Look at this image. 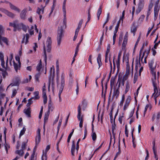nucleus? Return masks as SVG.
<instances>
[{"label": "nucleus", "instance_id": "ea45409f", "mask_svg": "<svg viewBox=\"0 0 160 160\" xmlns=\"http://www.w3.org/2000/svg\"><path fill=\"white\" fill-rule=\"evenodd\" d=\"M91 136L92 140L93 141H95L96 140L97 138V135L96 133L94 132V131L93 132H92V134L91 135Z\"/></svg>", "mask_w": 160, "mask_h": 160}, {"label": "nucleus", "instance_id": "0e129e2a", "mask_svg": "<svg viewBox=\"0 0 160 160\" xmlns=\"http://www.w3.org/2000/svg\"><path fill=\"white\" fill-rule=\"evenodd\" d=\"M155 11H156V12H158V11H159V9L158 8V5L157 4H156L154 7V12H155Z\"/></svg>", "mask_w": 160, "mask_h": 160}, {"label": "nucleus", "instance_id": "c03bdc74", "mask_svg": "<svg viewBox=\"0 0 160 160\" xmlns=\"http://www.w3.org/2000/svg\"><path fill=\"white\" fill-rule=\"evenodd\" d=\"M74 131V129H73L72 130V131L70 133V134H69V135L68 136V140H67V142L68 143H69L70 142V139L71 138V137L72 135L73 134Z\"/></svg>", "mask_w": 160, "mask_h": 160}, {"label": "nucleus", "instance_id": "052dcab7", "mask_svg": "<svg viewBox=\"0 0 160 160\" xmlns=\"http://www.w3.org/2000/svg\"><path fill=\"white\" fill-rule=\"evenodd\" d=\"M152 79H157V78L156 74V72L153 71L152 72Z\"/></svg>", "mask_w": 160, "mask_h": 160}, {"label": "nucleus", "instance_id": "f8f14e48", "mask_svg": "<svg viewBox=\"0 0 160 160\" xmlns=\"http://www.w3.org/2000/svg\"><path fill=\"white\" fill-rule=\"evenodd\" d=\"M97 61L99 65V68L102 65V62H101V54L99 53L98 54V57L97 58Z\"/></svg>", "mask_w": 160, "mask_h": 160}, {"label": "nucleus", "instance_id": "2f4dec72", "mask_svg": "<svg viewBox=\"0 0 160 160\" xmlns=\"http://www.w3.org/2000/svg\"><path fill=\"white\" fill-rule=\"evenodd\" d=\"M23 150L22 149L19 150H17L16 153L20 156H22L24 154Z\"/></svg>", "mask_w": 160, "mask_h": 160}, {"label": "nucleus", "instance_id": "4be33fe9", "mask_svg": "<svg viewBox=\"0 0 160 160\" xmlns=\"http://www.w3.org/2000/svg\"><path fill=\"white\" fill-rule=\"evenodd\" d=\"M49 114H50V113H49L48 112H46L45 113V114L44 115V126H43L44 128V127H45V122L46 121H47L48 120Z\"/></svg>", "mask_w": 160, "mask_h": 160}, {"label": "nucleus", "instance_id": "f3484780", "mask_svg": "<svg viewBox=\"0 0 160 160\" xmlns=\"http://www.w3.org/2000/svg\"><path fill=\"white\" fill-rule=\"evenodd\" d=\"M152 81L153 87L155 86L156 87V86H158V84H159L158 78L157 79H152Z\"/></svg>", "mask_w": 160, "mask_h": 160}, {"label": "nucleus", "instance_id": "79ce46f5", "mask_svg": "<svg viewBox=\"0 0 160 160\" xmlns=\"http://www.w3.org/2000/svg\"><path fill=\"white\" fill-rule=\"evenodd\" d=\"M109 61L110 64V65L111 70L110 71V73L109 74V78H108V80H109V78H110V77L111 76V72L112 71V64L110 60V57L109 58Z\"/></svg>", "mask_w": 160, "mask_h": 160}, {"label": "nucleus", "instance_id": "69168bd1", "mask_svg": "<svg viewBox=\"0 0 160 160\" xmlns=\"http://www.w3.org/2000/svg\"><path fill=\"white\" fill-rule=\"evenodd\" d=\"M17 93V91H16V90L15 89L13 90V92H12V95L11 96V98H12L14 96H15V95Z\"/></svg>", "mask_w": 160, "mask_h": 160}, {"label": "nucleus", "instance_id": "e433bc0d", "mask_svg": "<svg viewBox=\"0 0 160 160\" xmlns=\"http://www.w3.org/2000/svg\"><path fill=\"white\" fill-rule=\"evenodd\" d=\"M33 99H34V97H32L28 100V102L27 104V107H29L33 103V101H32Z\"/></svg>", "mask_w": 160, "mask_h": 160}, {"label": "nucleus", "instance_id": "4468645a", "mask_svg": "<svg viewBox=\"0 0 160 160\" xmlns=\"http://www.w3.org/2000/svg\"><path fill=\"white\" fill-rule=\"evenodd\" d=\"M119 88H118L116 89V90L114 89V91L113 93V94L112 95V98H114V97H116V98H117L119 94Z\"/></svg>", "mask_w": 160, "mask_h": 160}, {"label": "nucleus", "instance_id": "680f3d73", "mask_svg": "<svg viewBox=\"0 0 160 160\" xmlns=\"http://www.w3.org/2000/svg\"><path fill=\"white\" fill-rule=\"evenodd\" d=\"M109 13H108L107 14V18L106 20L103 24V27H102L103 28H104V27L105 25V24L108 22V20H109Z\"/></svg>", "mask_w": 160, "mask_h": 160}, {"label": "nucleus", "instance_id": "a878e982", "mask_svg": "<svg viewBox=\"0 0 160 160\" xmlns=\"http://www.w3.org/2000/svg\"><path fill=\"white\" fill-rule=\"evenodd\" d=\"M6 14L8 16L12 18H13L15 17V14L11 12H9L7 10V12H6Z\"/></svg>", "mask_w": 160, "mask_h": 160}, {"label": "nucleus", "instance_id": "423d86ee", "mask_svg": "<svg viewBox=\"0 0 160 160\" xmlns=\"http://www.w3.org/2000/svg\"><path fill=\"white\" fill-rule=\"evenodd\" d=\"M29 37V34L28 33H27L25 35H24L22 41V43H23L25 42V44H26L28 42Z\"/></svg>", "mask_w": 160, "mask_h": 160}, {"label": "nucleus", "instance_id": "6e6552de", "mask_svg": "<svg viewBox=\"0 0 160 160\" xmlns=\"http://www.w3.org/2000/svg\"><path fill=\"white\" fill-rule=\"evenodd\" d=\"M27 12L26 9H24L20 13V17L21 19L23 20L26 19Z\"/></svg>", "mask_w": 160, "mask_h": 160}, {"label": "nucleus", "instance_id": "37998d69", "mask_svg": "<svg viewBox=\"0 0 160 160\" xmlns=\"http://www.w3.org/2000/svg\"><path fill=\"white\" fill-rule=\"evenodd\" d=\"M39 92H34L35 97H34V99H38L39 98V97L38 96Z\"/></svg>", "mask_w": 160, "mask_h": 160}, {"label": "nucleus", "instance_id": "09e8293b", "mask_svg": "<svg viewBox=\"0 0 160 160\" xmlns=\"http://www.w3.org/2000/svg\"><path fill=\"white\" fill-rule=\"evenodd\" d=\"M35 152L33 151L32 154L31 156V158L30 160H36V158L35 157Z\"/></svg>", "mask_w": 160, "mask_h": 160}, {"label": "nucleus", "instance_id": "7c9ffc66", "mask_svg": "<svg viewBox=\"0 0 160 160\" xmlns=\"http://www.w3.org/2000/svg\"><path fill=\"white\" fill-rule=\"evenodd\" d=\"M56 2V0H53V5L51 8V12L49 13V16H50L52 14L53 11V10L55 7Z\"/></svg>", "mask_w": 160, "mask_h": 160}, {"label": "nucleus", "instance_id": "bf43d9fd", "mask_svg": "<svg viewBox=\"0 0 160 160\" xmlns=\"http://www.w3.org/2000/svg\"><path fill=\"white\" fill-rule=\"evenodd\" d=\"M102 13V6L101 5L99 7V8L98 10L97 15H100Z\"/></svg>", "mask_w": 160, "mask_h": 160}, {"label": "nucleus", "instance_id": "13d9d810", "mask_svg": "<svg viewBox=\"0 0 160 160\" xmlns=\"http://www.w3.org/2000/svg\"><path fill=\"white\" fill-rule=\"evenodd\" d=\"M110 44H108L107 47V51L105 55H108L109 52H110Z\"/></svg>", "mask_w": 160, "mask_h": 160}, {"label": "nucleus", "instance_id": "20e7f679", "mask_svg": "<svg viewBox=\"0 0 160 160\" xmlns=\"http://www.w3.org/2000/svg\"><path fill=\"white\" fill-rule=\"evenodd\" d=\"M52 40L51 37H48L47 39L46 42V46L47 48V51L48 52H50L51 48Z\"/></svg>", "mask_w": 160, "mask_h": 160}, {"label": "nucleus", "instance_id": "9d476101", "mask_svg": "<svg viewBox=\"0 0 160 160\" xmlns=\"http://www.w3.org/2000/svg\"><path fill=\"white\" fill-rule=\"evenodd\" d=\"M24 112L27 115L28 117H31V111L30 108H28L27 109H25L24 110Z\"/></svg>", "mask_w": 160, "mask_h": 160}, {"label": "nucleus", "instance_id": "58836bf2", "mask_svg": "<svg viewBox=\"0 0 160 160\" xmlns=\"http://www.w3.org/2000/svg\"><path fill=\"white\" fill-rule=\"evenodd\" d=\"M79 121H80L79 122V127L82 128V124L83 122V119L82 117H80L79 119H78Z\"/></svg>", "mask_w": 160, "mask_h": 160}, {"label": "nucleus", "instance_id": "cd10ccee", "mask_svg": "<svg viewBox=\"0 0 160 160\" xmlns=\"http://www.w3.org/2000/svg\"><path fill=\"white\" fill-rule=\"evenodd\" d=\"M82 104L83 110H84L87 107V103L85 100H83L82 102Z\"/></svg>", "mask_w": 160, "mask_h": 160}, {"label": "nucleus", "instance_id": "3c124183", "mask_svg": "<svg viewBox=\"0 0 160 160\" xmlns=\"http://www.w3.org/2000/svg\"><path fill=\"white\" fill-rule=\"evenodd\" d=\"M106 75L103 76V78L101 80V86L102 87V94L103 92V80L105 79V78Z\"/></svg>", "mask_w": 160, "mask_h": 160}, {"label": "nucleus", "instance_id": "c85d7f7f", "mask_svg": "<svg viewBox=\"0 0 160 160\" xmlns=\"http://www.w3.org/2000/svg\"><path fill=\"white\" fill-rule=\"evenodd\" d=\"M23 25V23H15V27L17 28L18 30L20 31L21 30L22 26Z\"/></svg>", "mask_w": 160, "mask_h": 160}, {"label": "nucleus", "instance_id": "5701e85b", "mask_svg": "<svg viewBox=\"0 0 160 160\" xmlns=\"http://www.w3.org/2000/svg\"><path fill=\"white\" fill-rule=\"evenodd\" d=\"M130 88V85L128 81H127L126 83V86L125 90V93H126L129 90Z\"/></svg>", "mask_w": 160, "mask_h": 160}, {"label": "nucleus", "instance_id": "f704fd0d", "mask_svg": "<svg viewBox=\"0 0 160 160\" xmlns=\"http://www.w3.org/2000/svg\"><path fill=\"white\" fill-rule=\"evenodd\" d=\"M141 66V64L140 62V60L138 62V59H136V66H135V70L137 71L138 69V68L139 66L140 67Z\"/></svg>", "mask_w": 160, "mask_h": 160}, {"label": "nucleus", "instance_id": "8fccbe9b", "mask_svg": "<svg viewBox=\"0 0 160 160\" xmlns=\"http://www.w3.org/2000/svg\"><path fill=\"white\" fill-rule=\"evenodd\" d=\"M80 139L79 138L78 139V141L77 143V144H76V150H77V151H76V153H77V154L78 153V151L79 149V142L80 141Z\"/></svg>", "mask_w": 160, "mask_h": 160}, {"label": "nucleus", "instance_id": "49530a36", "mask_svg": "<svg viewBox=\"0 0 160 160\" xmlns=\"http://www.w3.org/2000/svg\"><path fill=\"white\" fill-rule=\"evenodd\" d=\"M125 81H123L122 80L121 78L120 79L119 78L118 79V82H119L118 87H120V84L121 83L122 84V86H124V83H125Z\"/></svg>", "mask_w": 160, "mask_h": 160}, {"label": "nucleus", "instance_id": "393cba45", "mask_svg": "<svg viewBox=\"0 0 160 160\" xmlns=\"http://www.w3.org/2000/svg\"><path fill=\"white\" fill-rule=\"evenodd\" d=\"M137 27L133 24L132 26V27L131 31L133 33V36L135 35V32L137 31Z\"/></svg>", "mask_w": 160, "mask_h": 160}, {"label": "nucleus", "instance_id": "774afa93", "mask_svg": "<svg viewBox=\"0 0 160 160\" xmlns=\"http://www.w3.org/2000/svg\"><path fill=\"white\" fill-rule=\"evenodd\" d=\"M42 160H47V157L46 154L44 155V154L42 157Z\"/></svg>", "mask_w": 160, "mask_h": 160}, {"label": "nucleus", "instance_id": "864d4df0", "mask_svg": "<svg viewBox=\"0 0 160 160\" xmlns=\"http://www.w3.org/2000/svg\"><path fill=\"white\" fill-rule=\"evenodd\" d=\"M127 42L123 41L122 44V50H124L125 49L126 45L127 44Z\"/></svg>", "mask_w": 160, "mask_h": 160}, {"label": "nucleus", "instance_id": "1a4fd4ad", "mask_svg": "<svg viewBox=\"0 0 160 160\" xmlns=\"http://www.w3.org/2000/svg\"><path fill=\"white\" fill-rule=\"evenodd\" d=\"M13 66L16 72H18V70H20V68L21 67V63H18V65L17 63H16L14 61H13Z\"/></svg>", "mask_w": 160, "mask_h": 160}, {"label": "nucleus", "instance_id": "0eeeda50", "mask_svg": "<svg viewBox=\"0 0 160 160\" xmlns=\"http://www.w3.org/2000/svg\"><path fill=\"white\" fill-rule=\"evenodd\" d=\"M131 100V97L130 96H128L126 100L125 104L123 107V110H126L127 107L129 106Z\"/></svg>", "mask_w": 160, "mask_h": 160}, {"label": "nucleus", "instance_id": "4c0bfd02", "mask_svg": "<svg viewBox=\"0 0 160 160\" xmlns=\"http://www.w3.org/2000/svg\"><path fill=\"white\" fill-rule=\"evenodd\" d=\"M54 73H55V71H54H54H53V76L52 78H51V80H52V91H53L54 89V87H55V85L53 83V78H54Z\"/></svg>", "mask_w": 160, "mask_h": 160}, {"label": "nucleus", "instance_id": "473e14b6", "mask_svg": "<svg viewBox=\"0 0 160 160\" xmlns=\"http://www.w3.org/2000/svg\"><path fill=\"white\" fill-rule=\"evenodd\" d=\"M16 80V81H15V83L13 84L14 86H18L19 84L20 79L18 77H16L15 78Z\"/></svg>", "mask_w": 160, "mask_h": 160}, {"label": "nucleus", "instance_id": "b1692460", "mask_svg": "<svg viewBox=\"0 0 160 160\" xmlns=\"http://www.w3.org/2000/svg\"><path fill=\"white\" fill-rule=\"evenodd\" d=\"M78 114L77 115V118L78 119H79L80 117H81V105L79 104L78 107Z\"/></svg>", "mask_w": 160, "mask_h": 160}, {"label": "nucleus", "instance_id": "a18cd8bd", "mask_svg": "<svg viewBox=\"0 0 160 160\" xmlns=\"http://www.w3.org/2000/svg\"><path fill=\"white\" fill-rule=\"evenodd\" d=\"M40 73L39 72L35 76V80L38 81L39 82V78H40Z\"/></svg>", "mask_w": 160, "mask_h": 160}, {"label": "nucleus", "instance_id": "a19ab883", "mask_svg": "<svg viewBox=\"0 0 160 160\" xmlns=\"http://www.w3.org/2000/svg\"><path fill=\"white\" fill-rule=\"evenodd\" d=\"M41 136H40L37 135L36 137V144L39 143L40 141Z\"/></svg>", "mask_w": 160, "mask_h": 160}, {"label": "nucleus", "instance_id": "e2e57ef3", "mask_svg": "<svg viewBox=\"0 0 160 160\" xmlns=\"http://www.w3.org/2000/svg\"><path fill=\"white\" fill-rule=\"evenodd\" d=\"M128 39V32H127L125 36H124V38L123 40V41H125V42H127Z\"/></svg>", "mask_w": 160, "mask_h": 160}, {"label": "nucleus", "instance_id": "6e6d98bb", "mask_svg": "<svg viewBox=\"0 0 160 160\" xmlns=\"http://www.w3.org/2000/svg\"><path fill=\"white\" fill-rule=\"evenodd\" d=\"M21 28H22V29L23 31H24L25 32H27V27L26 25H24L23 23V25L22 26Z\"/></svg>", "mask_w": 160, "mask_h": 160}, {"label": "nucleus", "instance_id": "de8ad7c7", "mask_svg": "<svg viewBox=\"0 0 160 160\" xmlns=\"http://www.w3.org/2000/svg\"><path fill=\"white\" fill-rule=\"evenodd\" d=\"M62 121V119H60L59 121V123H58V132H57V136H56V138L57 137L58 134V133L59 131L60 127V126H61V125Z\"/></svg>", "mask_w": 160, "mask_h": 160}, {"label": "nucleus", "instance_id": "bb28decb", "mask_svg": "<svg viewBox=\"0 0 160 160\" xmlns=\"http://www.w3.org/2000/svg\"><path fill=\"white\" fill-rule=\"evenodd\" d=\"M28 140L27 139L26 141L23 142L22 145V149L24 150L26 149V146H27V143L28 142Z\"/></svg>", "mask_w": 160, "mask_h": 160}, {"label": "nucleus", "instance_id": "c756f323", "mask_svg": "<svg viewBox=\"0 0 160 160\" xmlns=\"http://www.w3.org/2000/svg\"><path fill=\"white\" fill-rule=\"evenodd\" d=\"M53 108L52 104V103L49 102L48 103V110L47 112H48L50 113V111H52Z\"/></svg>", "mask_w": 160, "mask_h": 160}, {"label": "nucleus", "instance_id": "c9c22d12", "mask_svg": "<svg viewBox=\"0 0 160 160\" xmlns=\"http://www.w3.org/2000/svg\"><path fill=\"white\" fill-rule=\"evenodd\" d=\"M7 70V68H6L5 70H4L2 68H0V70L2 72V74L3 77H5L6 75H8V73L6 71Z\"/></svg>", "mask_w": 160, "mask_h": 160}, {"label": "nucleus", "instance_id": "aec40b11", "mask_svg": "<svg viewBox=\"0 0 160 160\" xmlns=\"http://www.w3.org/2000/svg\"><path fill=\"white\" fill-rule=\"evenodd\" d=\"M121 152V151L120 149V140L119 141V144H118V151L117 152L116 155L114 157V160H115V159L118 157L119 156Z\"/></svg>", "mask_w": 160, "mask_h": 160}, {"label": "nucleus", "instance_id": "39448f33", "mask_svg": "<svg viewBox=\"0 0 160 160\" xmlns=\"http://www.w3.org/2000/svg\"><path fill=\"white\" fill-rule=\"evenodd\" d=\"M154 92L153 94L152 97L153 96H155V97H158L160 95V90L158 86L156 87L153 86Z\"/></svg>", "mask_w": 160, "mask_h": 160}, {"label": "nucleus", "instance_id": "f257e3e1", "mask_svg": "<svg viewBox=\"0 0 160 160\" xmlns=\"http://www.w3.org/2000/svg\"><path fill=\"white\" fill-rule=\"evenodd\" d=\"M66 15L65 16H64V18L63 19V21L62 24L61 25L60 27L58 28V34L57 37V40L58 45V46H59L60 45L62 38L63 36V27L64 25L65 27L66 26Z\"/></svg>", "mask_w": 160, "mask_h": 160}, {"label": "nucleus", "instance_id": "9b49d317", "mask_svg": "<svg viewBox=\"0 0 160 160\" xmlns=\"http://www.w3.org/2000/svg\"><path fill=\"white\" fill-rule=\"evenodd\" d=\"M75 150V142L74 141H73L72 142V145L71 149V152L72 155L74 156V152Z\"/></svg>", "mask_w": 160, "mask_h": 160}, {"label": "nucleus", "instance_id": "338daca9", "mask_svg": "<svg viewBox=\"0 0 160 160\" xmlns=\"http://www.w3.org/2000/svg\"><path fill=\"white\" fill-rule=\"evenodd\" d=\"M146 153L147 154V156L146 157L145 160H147L149 156V152L147 149H146Z\"/></svg>", "mask_w": 160, "mask_h": 160}, {"label": "nucleus", "instance_id": "2eb2a0df", "mask_svg": "<svg viewBox=\"0 0 160 160\" xmlns=\"http://www.w3.org/2000/svg\"><path fill=\"white\" fill-rule=\"evenodd\" d=\"M9 4L11 9L16 11L18 12H20V10L17 7L12 4L11 3H9Z\"/></svg>", "mask_w": 160, "mask_h": 160}, {"label": "nucleus", "instance_id": "4d7b16f0", "mask_svg": "<svg viewBox=\"0 0 160 160\" xmlns=\"http://www.w3.org/2000/svg\"><path fill=\"white\" fill-rule=\"evenodd\" d=\"M5 96V94H2L0 95V105H2V103L1 100L3 99L4 97Z\"/></svg>", "mask_w": 160, "mask_h": 160}, {"label": "nucleus", "instance_id": "dca6fc26", "mask_svg": "<svg viewBox=\"0 0 160 160\" xmlns=\"http://www.w3.org/2000/svg\"><path fill=\"white\" fill-rule=\"evenodd\" d=\"M44 46L43 47V52L44 53V61L45 63V65H46L47 64V55L46 54V50L45 46L44 45V43H43Z\"/></svg>", "mask_w": 160, "mask_h": 160}, {"label": "nucleus", "instance_id": "6ab92c4d", "mask_svg": "<svg viewBox=\"0 0 160 160\" xmlns=\"http://www.w3.org/2000/svg\"><path fill=\"white\" fill-rule=\"evenodd\" d=\"M67 0H64L63 2L62 9L64 13V16H65L66 14V3Z\"/></svg>", "mask_w": 160, "mask_h": 160}, {"label": "nucleus", "instance_id": "ddd939ff", "mask_svg": "<svg viewBox=\"0 0 160 160\" xmlns=\"http://www.w3.org/2000/svg\"><path fill=\"white\" fill-rule=\"evenodd\" d=\"M42 8H41L39 7L38 8L37 10V13L39 15H40L41 13L43 14L44 12V8L45 7H43L42 5L41 6Z\"/></svg>", "mask_w": 160, "mask_h": 160}, {"label": "nucleus", "instance_id": "412c9836", "mask_svg": "<svg viewBox=\"0 0 160 160\" xmlns=\"http://www.w3.org/2000/svg\"><path fill=\"white\" fill-rule=\"evenodd\" d=\"M154 63V60H152L150 61V62H149V66L152 72L154 71V68L153 67V65Z\"/></svg>", "mask_w": 160, "mask_h": 160}, {"label": "nucleus", "instance_id": "7ed1b4c3", "mask_svg": "<svg viewBox=\"0 0 160 160\" xmlns=\"http://www.w3.org/2000/svg\"><path fill=\"white\" fill-rule=\"evenodd\" d=\"M144 0H139L138 4V8L136 10V13H139L143 8L144 6Z\"/></svg>", "mask_w": 160, "mask_h": 160}, {"label": "nucleus", "instance_id": "72a5a7b5", "mask_svg": "<svg viewBox=\"0 0 160 160\" xmlns=\"http://www.w3.org/2000/svg\"><path fill=\"white\" fill-rule=\"evenodd\" d=\"M52 71V68H51V69H50V76L49 78V82H48V90H49V89H50V83H51V80Z\"/></svg>", "mask_w": 160, "mask_h": 160}, {"label": "nucleus", "instance_id": "f03ea898", "mask_svg": "<svg viewBox=\"0 0 160 160\" xmlns=\"http://www.w3.org/2000/svg\"><path fill=\"white\" fill-rule=\"evenodd\" d=\"M61 85L59 87V92L58 93V96L59 98L60 101H61V95L62 93L65 85L64 75L63 73H62L61 78Z\"/></svg>", "mask_w": 160, "mask_h": 160}, {"label": "nucleus", "instance_id": "603ef678", "mask_svg": "<svg viewBox=\"0 0 160 160\" xmlns=\"http://www.w3.org/2000/svg\"><path fill=\"white\" fill-rule=\"evenodd\" d=\"M42 67V64L38 63L37 67V70L38 72H39Z\"/></svg>", "mask_w": 160, "mask_h": 160}, {"label": "nucleus", "instance_id": "5fc2aeb1", "mask_svg": "<svg viewBox=\"0 0 160 160\" xmlns=\"http://www.w3.org/2000/svg\"><path fill=\"white\" fill-rule=\"evenodd\" d=\"M26 131V128H25L23 127L22 128V130L20 132V133L19 136H21L23 135L25 133V132Z\"/></svg>", "mask_w": 160, "mask_h": 160}, {"label": "nucleus", "instance_id": "a211bd4d", "mask_svg": "<svg viewBox=\"0 0 160 160\" xmlns=\"http://www.w3.org/2000/svg\"><path fill=\"white\" fill-rule=\"evenodd\" d=\"M2 41H3L6 44H8V40L6 38L2 36L0 37V44L1 45H2Z\"/></svg>", "mask_w": 160, "mask_h": 160}]
</instances>
